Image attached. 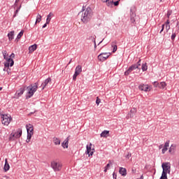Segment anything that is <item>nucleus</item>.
Masks as SVG:
<instances>
[{
  "label": "nucleus",
  "instance_id": "obj_43",
  "mask_svg": "<svg viewBox=\"0 0 179 179\" xmlns=\"http://www.w3.org/2000/svg\"><path fill=\"white\" fill-rule=\"evenodd\" d=\"M94 48H97V45L96 44V39L94 40Z\"/></svg>",
  "mask_w": 179,
  "mask_h": 179
},
{
  "label": "nucleus",
  "instance_id": "obj_54",
  "mask_svg": "<svg viewBox=\"0 0 179 179\" xmlns=\"http://www.w3.org/2000/svg\"><path fill=\"white\" fill-rule=\"evenodd\" d=\"M1 90H2V87H0V92H1Z\"/></svg>",
  "mask_w": 179,
  "mask_h": 179
},
{
  "label": "nucleus",
  "instance_id": "obj_6",
  "mask_svg": "<svg viewBox=\"0 0 179 179\" xmlns=\"http://www.w3.org/2000/svg\"><path fill=\"white\" fill-rule=\"evenodd\" d=\"M140 62H141V60H139V62L137 63L138 64H133L132 66L129 67L127 71H126L124 72L125 76H128V75H129V73L131 72H132V71H135V69H138V68H139V66H141V63Z\"/></svg>",
  "mask_w": 179,
  "mask_h": 179
},
{
  "label": "nucleus",
  "instance_id": "obj_19",
  "mask_svg": "<svg viewBox=\"0 0 179 179\" xmlns=\"http://www.w3.org/2000/svg\"><path fill=\"white\" fill-rule=\"evenodd\" d=\"M15 36V31H12L10 33L8 34V40L10 41H12L13 40Z\"/></svg>",
  "mask_w": 179,
  "mask_h": 179
},
{
  "label": "nucleus",
  "instance_id": "obj_31",
  "mask_svg": "<svg viewBox=\"0 0 179 179\" xmlns=\"http://www.w3.org/2000/svg\"><path fill=\"white\" fill-rule=\"evenodd\" d=\"M111 164H112L111 161H109V163L105 166V168L108 170Z\"/></svg>",
  "mask_w": 179,
  "mask_h": 179
},
{
  "label": "nucleus",
  "instance_id": "obj_20",
  "mask_svg": "<svg viewBox=\"0 0 179 179\" xmlns=\"http://www.w3.org/2000/svg\"><path fill=\"white\" fill-rule=\"evenodd\" d=\"M119 173L121 176H127V169L125 168H120Z\"/></svg>",
  "mask_w": 179,
  "mask_h": 179
},
{
  "label": "nucleus",
  "instance_id": "obj_37",
  "mask_svg": "<svg viewBox=\"0 0 179 179\" xmlns=\"http://www.w3.org/2000/svg\"><path fill=\"white\" fill-rule=\"evenodd\" d=\"M131 153H128L126 156H125V158L126 159H129V157H131Z\"/></svg>",
  "mask_w": 179,
  "mask_h": 179
},
{
  "label": "nucleus",
  "instance_id": "obj_17",
  "mask_svg": "<svg viewBox=\"0 0 179 179\" xmlns=\"http://www.w3.org/2000/svg\"><path fill=\"white\" fill-rule=\"evenodd\" d=\"M107 136H110V131L107 130H104L101 134V138H107Z\"/></svg>",
  "mask_w": 179,
  "mask_h": 179
},
{
  "label": "nucleus",
  "instance_id": "obj_52",
  "mask_svg": "<svg viewBox=\"0 0 179 179\" xmlns=\"http://www.w3.org/2000/svg\"><path fill=\"white\" fill-rule=\"evenodd\" d=\"M71 62H72V59H71V60L69 61L68 65H69V64H71Z\"/></svg>",
  "mask_w": 179,
  "mask_h": 179
},
{
  "label": "nucleus",
  "instance_id": "obj_13",
  "mask_svg": "<svg viewBox=\"0 0 179 179\" xmlns=\"http://www.w3.org/2000/svg\"><path fill=\"white\" fill-rule=\"evenodd\" d=\"M86 149V155H88L89 156H93V153H94V149H92V143H90V145H87Z\"/></svg>",
  "mask_w": 179,
  "mask_h": 179
},
{
  "label": "nucleus",
  "instance_id": "obj_7",
  "mask_svg": "<svg viewBox=\"0 0 179 179\" xmlns=\"http://www.w3.org/2000/svg\"><path fill=\"white\" fill-rule=\"evenodd\" d=\"M51 167L54 171H61L62 169V164L60 162L53 161L51 162Z\"/></svg>",
  "mask_w": 179,
  "mask_h": 179
},
{
  "label": "nucleus",
  "instance_id": "obj_33",
  "mask_svg": "<svg viewBox=\"0 0 179 179\" xmlns=\"http://www.w3.org/2000/svg\"><path fill=\"white\" fill-rule=\"evenodd\" d=\"M176 36H177V35L176 34V33L173 34L171 35V40H172L173 41H174V40H175V38H176Z\"/></svg>",
  "mask_w": 179,
  "mask_h": 179
},
{
  "label": "nucleus",
  "instance_id": "obj_45",
  "mask_svg": "<svg viewBox=\"0 0 179 179\" xmlns=\"http://www.w3.org/2000/svg\"><path fill=\"white\" fill-rule=\"evenodd\" d=\"M171 13L168 12V13H167V17H168V19L170 18V16H171Z\"/></svg>",
  "mask_w": 179,
  "mask_h": 179
},
{
  "label": "nucleus",
  "instance_id": "obj_23",
  "mask_svg": "<svg viewBox=\"0 0 179 179\" xmlns=\"http://www.w3.org/2000/svg\"><path fill=\"white\" fill-rule=\"evenodd\" d=\"M24 93V89L21 88L18 91H17L16 94H17V96L19 97H20V96H22V94H23Z\"/></svg>",
  "mask_w": 179,
  "mask_h": 179
},
{
  "label": "nucleus",
  "instance_id": "obj_9",
  "mask_svg": "<svg viewBox=\"0 0 179 179\" xmlns=\"http://www.w3.org/2000/svg\"><path fill=\"white\" fill-rule=\"evenodd\" d=\"M22 136V129H18L17 131L15 132L14 134H11L10 137V141H15V139H19Z\"/></svg>",
  "mask_w": 179,
  "mask_h": 179
},
{
  "label": "nucleus",
  "instance_id": "obj_1",
  "mask_svg": "<svg viewBox=\"0 0 179 179\" xmlns=\"http://www.w3.org/2000/svg\"><path fill=\"white\" fill-rule=\"evenodd\" d=\"M78 15H81V22L83 23H89L90 20H92V17H93V10H92V8L90 7H83L82 11H80Z\"/></svg>",
  "mask_w": 179,
  "mask_h": 179
},
{
  "label": "nucleus",
  "instance_id": "obj_42",
  "mask_svg": "<svg viewBox=\"0 0 179 179\" xmlns=\"http://www.w3.org/2000/svg\"><path fill=\"white\" fill-rule=\"evenodd\" d=\"M96 104L99 106V104H100V99H99V98H97L96 101Z\"/></svg>",
  "mask_w": 179,
  "mask_h": 179
},
{
  "label": "nucleus",
  "instance_id": "obj_4",
  "mask_svg": "<svg viewBox=\"0 0 179 179\" xmlns=\"http://www.w3.org/2000/svg\"><path fill=\"white\" fill-rule=\"evenodd\" d=\"M162 167L163 169L162 176L159 179H167V173L170 174V163H163L162 165Z\"/></svg>",
  "mask_w": 179,
  "mask_h": 179
},
{
  "label": "nucleus",
  "instance_id": "obj_27",
  "mask_svg": "<svg viewBox=\"0 0 179 179\" xmlns=\"http://www.w3.org/2000/svg\"><path fill=\"white\" fill-rule=\"evenodd\" d=\"M159 89H164V87H166V83L164 82L160 83L159 85Z\"/></svg>",
  "mask_w": 179,
  "mask_h": 179
},
{
  "label": "nucleus",
  "instance_id": "obj_26",
  "mask_svg": "<svg viewBox=\"0 0 179 179\" xmlns=\"http://www.w3.org/2000/svg\"><path fill=\"white\" fill-rule=\"evenodd\" d=\"M141 69H142L143 72L148 71V66L146 65V63H144L142 64Z\"/></svg>",
  "mask_w": 179,
  "mask_h": 179
},
{
  "label": "nucleus",
  "instance_id": "obj_11",
  "mask_svg": "<svg viewBox=\"0 0 179 179\" xmlns=\"http://www.w3.org/2000/svg\"><path fill=\"white\" fill-rule=\"evenodd\" d=\"M108 57H110V53L102 52L98 56V59L103 62V61H106Z\"/></svg>",
  "mask_w": 179,
  "mask_h": 179
},
{
  "label": "nucleus",
  "instance_id": "obj_53",
  "mask_svg": "<svg viewBox=\"0 0 179 179\" xmlns=\"http://www.w3.org/2000/svg\"><path fill=\"white\" fill-rule=\"evenodd\" d=\"M101 43H103V41H100L99 43L98 44V45H100V44H101Z\"/></svg>",
  "mask_w": 179,
  "mask_h": 179
},
{
  "label": "nucleus",
  "instance_id": "obj_55",
  "mask_svg": "<svg viewBox=\"0 0 179 179\" xmlns=\"http://www.w3.org/2000/svg\"><path fill=\"white\" fill-rule=\"evenodd\" d=\"M16 16V14L13 15V17H15Z\"/></svg>",
  "mask_w": 179,
  "mask_h": 179
},
{
  "label": "nucleus",
  "instance_id": "obj_18",
  "mask_svg": "<svg viewBox=\"0 0 179 179\" xmlns=\"http://www.w3.org/2000/svg\"><path fill=\"white\" fill-rule=\"evenodd\" d=\"M9 169H10V166H9V164L8 163V159H6L3 170L5 171H8Z\"/></svg>",
  "mask_w": 179,
  "mask_h": 179
},
{
  "label": "nucleus",
  "instance_id": "obj_28",
  "mask_svg": "<svg viewBox=\"0 0 179 179\" xmlns=\"http://www.w3.org/2000/svg\"><path fill=\"white\" fill-rule=\"evenodd\" d=\"M23 33H24V31L22 30V31H21L18 34V35H17V38H18V40L20 39V38H22V36H23Z\"/></svg>",
  "mask_w": 179,
  "mask_h": 179
},
{
  "label": "nucleus",
  "instance_id": "obj_2",
  "mask_svg": "<svg viewBox=\"0 0 179 179\" xmlns=\"http://www.w3.org/2000/svg\"><path fill=\"white\" fill-rule=\"evenodd\" d=\"M37 83H35L34 85H31L29 86H28L27 87V95H26V98L27 99H30L31 97H33V95L34 94V93H36V92H37Z\"/></svg>",
  "mask_w": 179,
  "mask_h": 179
},
{
  "label": "nucleus",
  "instance_id": "obj_29",
  "mask_svg": "<svg viewBox=\"0 0 179 179\" xmlns=\"http://www.w3.org/2000/svg\"><path fill=\"white\" fill-rule=\"evenodd\" d=\"M113 3H114V1H107L106 5L107 6H113Z\"/></svg>",
  "mask_w": 179,
  "mask_h": 179
},
{
  "label": "nucleus",
  "instance_id": "obj_22",
  "mask_svg": "<svg viewBox=\"0 0 179 179\" xmlns=\"http://www.w3.org/2000/svg\"><path fill=\"white\" fill-rule=\"evenodd\" d=\"M52 16V13H50L46 19V24H50V22H51Z\"/></svg>",
  "mask_w": 179,
  "mask_h": 179
},
{
  "label": "nucleus",
  "instance_id": "obj_51",
  "mask_svg": "<svg viewBox=\"0 0 179 179\" xmlns=\"http://www.w3.org/2000/svg\"><path fill=\"white\" fill-rule=\"evenodd\" d=\"M107 170H108V169H107V168H105V169H104V173H107Z\"/></svg>",
  "mask_w": 179,
  "mask_h": 179
},
{
  "label": "nucleus",
  "instance_id": "obj_49",
  "mask_svg": "<svg viewBox=\"0 0 179 179\" xmlns=\"http://www.w3.org/2000/svg\"><path fill=\"white\" fill-rule=\"evenodd\" d=\"M103 3H107V2H108V1H110V0H101Z\"/></svg>",
  "mask_w": 179,
  "mask_h": 179
},
{
  "label": "nucleus",
  "instance_id": "obj_56",
  "mask_svg": "<svg viewBox=\"0 0 179 179\" xmlns=\"http://www.w3.org/2000/svg\"><path fill=\"white\" fill-rule=\"evenodd\" d=\"M131 113H132V110H131Z\"/></svg>",
  "mask_w": 179,
  "mask_h": 179
},
{
  "label": "nucleus",
  "instance_id": "obj_36",
  "mask_svg": "<svg viewBox=\"0 0 179 179\" xmlns=\"http://www.w3.org/2000/svg\"><path fill=\"white\" fill-rule=\"evenodd\" d=\"M8 58H10L13 59V58H15V53H12L10 56H8Z\"/></svg>",
  "mask_w": 179,
  "mask_h": 179
},
{
  "label": "nucleus",
  "instance_id": "obj_3",
  "mask_svg": "<svg viewBox=\"0 0 179 179\" xmlns=\"http://www.w3.org/2000/svg\"><path fill=\"white\" fill-rule=\"evenodd\" d=\"M2 54L3 59H6V61L7 62L4 64L6 68H9V66H13V65L15 64V62L13 61V59H11L10 57H9V56H8V52L6 50H3Z\"/></svg>",
  "mask_w": 179,
  "mask_h": 179
},
{
  "label": "nucleus",
  "instance_id": "obj_16",
  "mask_svg": "<svg viewBox=\"0 0 179 179\" xmlns=\"http://www.w3.org/2000/svg\"><path fill=\"white\" fill-rule=\"evenodd\" d=\"M69 142V137H67L64 142L62 143V148H64V149L68 148V143Z\"/></svg>",
  "mask_w": 179,
  "mask_h": 179
},
{
  "label": "nucleus",
  "instance_id": "obj_30",
  "mask_svg": "<svg viewBox=\"0 0 179 179\" xmlns=\"http://www.w3.org/2000/svg\"><path fill=\"white\" fill-rule=\"evenodd\" d=\"M112 47H113V52H115V51H117V45H114V43H113Z\"/></svg>",
  "mask_w": 179,
  "mask_h": 179
},
{
  "label": "nucleus",
  "instance_id": "obj_15",
  "mask_svg": "<svg viewBox=\"0 0 179 179\" xmlns=\"http://www.w3.org/2000/svg\"><path fill=\"white\" fill-rule=\"evenodd\" d=\"M130 16H131V23H135L136 22V14L132 11V9H131V13H130Z\"/></svg>",
  "mask_w": 179,
  "mask_h": 179
},
{
  "label": "nucleus",
  "instance_id": "obj_35",
  "mask_svg": "<svg viewBox=\"0 0 179 179\" xmlns=\"http://www.w3.org/2000/svg\"><path fill=\"white\" fill-rule=\"evenodd\" d=\"M167 150H168V148L166 147H164V148L162 149V154L164 155V153H166Z\"/></svg>",
  "mask_w": 179,
  "mask_h": 179
},
{
  "label": "nucleus",
  "instance_id": "obj_5",
  "mask_svg": "<svg viewBox=\"0 0 179 179\" xmlns=\"http://www.w3.org/2000/svg\"><path fill=\"white\" fill-rule=\"evenodd\" d=\"M27 131V142L29 143L30 140L31 139V136H33V131L34 129H33V126L31 124H27L26 125Z\"/></svg>",
  "mask_w": 179,
  "mask_h": 179
},
{
  "label": "nucleus",
  "instance_id": "obj_41",
  "mask_svg": "<svg viewBox=\"0 0 179 179\" xmlns=\"http://www.w3.org/2000/svg\"><path fill=\"white\" fill-rule=\"evenodd\" d=\"M169 29H170V25H166V31H169Z\"/></svg>",
  "mask_w": 179,
  "mask_h": 179
},
{
  "label": "nucleus",
  "instance_id": "obj_40",
  "mask_svg": "<svg viewBox=\"0 0 179 179\" xmlns=\"http://www.w3.org/2000/svg\"><path fill=\"white\" fill-rule=\"evenodd\" d=\"M113 179H117V174H115V173H113Z\"/></svg>",
  "mask_w": 179,
  "mask_h": 179
},
{
  "label": "nucleus",
  "instance_id": "obj_50",
  "mask_svg": "<svg viewBox=\"0 0 179 179\" xmlns=\"http://www.w3.org/2000/svg\"><path fill=\"white\" fill-rule=\"evenodd\" d=\"M17 2H19V0H15V6H16V3H17Z\"/></svg>",
  "mask_w": 179,
  "mask_h": 179
},
{
  "label": "nucleus",
  "instance_id": "obj_8",
  "mask_svg": "<svg viewBox=\"0 0 179 179\" xmlns=\"http://www.w3.org/2000/svg\"><path fill=\"white\" fill-rule=\"evenodd\" d=\"M1 122L3 125H9L10 124V121H12V117L8 115H1Z\"/></svg>",
  "mask_w": 179,
  "mask_h": 179
},
{
  "label": "nucleus",
  "instance_id": "obj_38",
  "mask_svg": "<svg viewBox=\"0 0 179 179\" xmlns=\"http://www.w3.org/2000/svg\"><path fill=\"white\" fill-rule=\"evenodd\" d=\"M169 142L165 143V145H164V148H169Z\"/></svg>",
  "mask_w": 179,
  "mask_h": 179
},
{
  "label": "nucleus",
  "instance_id": "obj_24",
  "mask_svg": "<svg viewBox=\"0 0 179 179\" xmlns=\"http://www.w3.org/2000/svg\"><path fill=\"white\" fill-rule=\"evenodd\" d=\"M53 142L55 145H61V140L58 138H53Z\"/></svg>",
  "mask_w": 179,
  "mask_h": 179
},
{
  "label": "nucleus",
  "instance_id": "obj_14",
  "mask_svg": "<svg viewBox=\"0 0 179 179\" xmlns=\"http://www.w3.org/2000/svg\"><path fill=\"white\" fill-rule=\"evenodd\" d=\"M49 85H51V78H48L43 83L41 84L42 90H44L45 87H48Z\"/></svg>",
  "mask_w": 179,
  "mask_h": 179
},
{
  "label": "nucleus",
  "instance_id": "obj_46",
  "mask_svg": "<svg viewBox=\"0 0 179 179\" xmlns=\"http://www.w3.org/2000/svg\"><path fill=\"white\" fill-rule=\"evenodd\" d=\"M20 10V6L15 10V13H17Z\"/></svg>",
  "mask_w": 179,
  "mask_h": 179
},
{
  "label": "nucleus",
  "instance_id": "obj_12",
  "mask_svg": "<svg viewBox=\"0 0 179 179\" xmlns=\"http://www.w3.org/2000/svg\"><path fill=\"white\" fill-rule=\"evenodd\" d=\"M138 89L139 90H142L143 92H150V90H152V87H150L148 85L141 84L138 86Z\"/></svg>",
  "mask_w": 179,
  "mask_h": 179
},
{
  "label": "nucleus",
  "instance_id": "obj_21",
  "mask_svg": "<svg viewBox=\"0 0 179 179\" xmlns=\"http://www.w3.org/2000/svg\"><path fill=\"white\" fill-rule=\"evenodd\" d=\"M29 52H34V51H36V50H37V45L34 44L31 45L29 48Z\"/></svg>",
  "mask_w": 179,
  "mask_h": 179
},
{
  "label": "nucleus",
  "instance_id": "obj_39",
  "mask_svg": "<svg viewBox=\"0 0 179 179\" xmlns=\"http://www.w3.org/2000/svg\"><path fill=\"white\" fill-rule=\"evenodd\" d=\"M164 26H165L164 24L162 25V29L159 33H162L163 31V30H164Z\"/></svg>",
  "mask_w": 179,
  "mask_h": 179
},
{
  "label": "nucleus",
  "instance_id": "obj_44",
  "mask_svg": "<svg viewBox=\"0 0 179 179\" xmlns=\"http://www.w3.org/2000/svg\"><path fill=\"white\" fill-rule=\"evenodd\" d=\"M166 25H170V20H167L166 22Z\"/></svg>",
  "mask_w": 179,
  "mask_h": 179
},
{
  "label": "nucleus",
  "instance_id": "obj_25",
  "mask_svg": "<svg viewBox=\"0 0 179 179\" xmlns=\"http://www.w3.org/2000/svg\"><path fill=\"white\" fill-rule=\"evenodd\" d=\"M41 15L38 14L36 17V20L35 22V24H37V23H40L41 22Z\"/></svg>",
  "mask_w": 179,
  "mask_h": 179
},
{
  "label": "nucleus",
  "instance_id": "obj_47",
  "mask_svg": "<svg viewBox=\"0 0 179 179\" xmlns=\"http://www.w3.org/2000/svg\"><path fill=\"white\" fill-rule=\"evenodd\" d=\"M45 27H47V22L45 24H43V29H45Z\"/></svg>",
  "mask_w": 179,
  "mask_h": 179
},
{
  "label": "nucleus",
  "instance_id": "obj_34",
  "mask_svg": "<svg viewBox=\"0 0 179 179\" xmlns=\"http://www.w3.org/2000/svg\"><path fill=\"white\" fill-rule=\"evenodd\" d=\"M120 0H118V1H113V4H114V6H118V5H120Z\"/></svg>",
  "mask_w": 179,
  "mask_h": 179
},
{
  "label": "nucleus",
  "instance_id": "obj_10",
  "mask_svg": "<svg viewBox=\"0 0 179 179\" xmlns=\"http://www.w3.org/2000/svg\"><path fill=\"white\" fill-rule=\"evenodd\" d=\"M82 72V66L78 65L76 67L75 73L73 76V80H76V78H78V75H80Z\"/></svg>",
  "mask_w": 179,
  "mask_h": 179
},
{
  "label": "nucleus",
  "instance_id": "obj_48",
  "mask_svg": "<svg viewBox=\"0 0 179 179\" xmlns=\"http://www.w3.org/2000/svg\"><path fill=\"white\" fill-rule=\"evenodd\" d=\"M169 153H171V152H173V148H171V147L169 148Z\"/></svg>",
  "mask_w": 179,
  "mask_h": 179
},
{
  "label": "nucleus",
  "instance_id": "obj_32",
  "mask_svg": "<svg viewBox=\"0 0 179 179\" xmlns=\"http://www.w3.org/2000/svg\"><path fill=\"white\" fill-rule=\"evenodd\" d=\"M160 83H157V81H155L154 83H153V85L155 86V87H159V85Z\"/></svg>",
  "mask_w": 179,
  "mask_h": 179
}]
</instances>
